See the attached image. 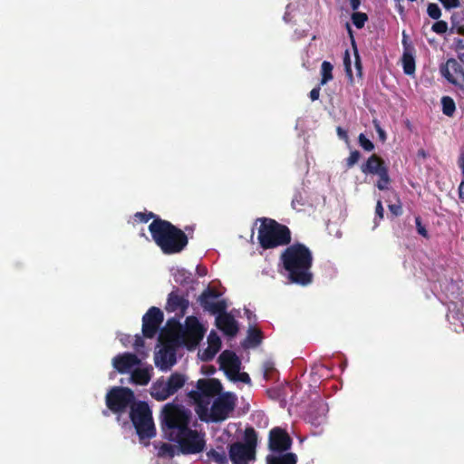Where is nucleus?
Segmentation results:
<instances>
[{
	"mask_svg": "<svg viewBox=\"0 0 464 464\" xmlns=\"http://www.w3.org/2000/svg\"><path fill=\"white\" fill-rule=\"evenodd\" d=\"M361 171L365 175H375L378 177L376 187L380 190H386L392 182L389 175V168L384 160L373 153L367 160L361 165Z\"/></svg>",
	"mask_w": 464,
	"mask_h": 464,
	"instance_id": "nucleus-8",
	"label": "nucleus"
},
{
	"mask_svg": "<svg viewBox=\"0 0 464 464\" xmlns=\"http://www.w3.org/2000/svg\"><path fill=\"white\" fill-rule=\"evenodd\" d=\"M130 419L140 440L156 436L151 410L146 401H135L130 411Z\"/></svg>",
	"mask_w": 464,
	"mask_h": 464,
	"instance_id": "nucleus-4",
	"label": "nucleus"
},
{
	"mask_svg": "<svg viewBox=\"0 0 464 464\" xmlns=\"http://www.w3.org/2000/svg\"><path fill=\"white\" fill-rule=\"evenodd\" d=\"M208 458L216 464H228V459L222 448L220 450L211 449L207 452Z\"/></svg>",
	"mask_w": 464,
	"mask_h": 464,
	"instance_id": "nucleus-30",
	"label": "nucleus"
},
{
	"mask_svg": "<svg viewBox=\"0 0 464 464\" xmlns=\"http://www.w3.org/2000/svg\"><path fill=\"white\" fill-rule=\"evenodd\" d=\"M216 324L218 329H220L227 335L234 336L237 333V324L234 317L227 314L226 311L216 314Z\"/></svg>",
	"mask_w": 464,
	"mask_h": 464,
	"instance_id": "nucleus-19",
	"label": "nucleus"
},
{
	"mask_svg": "<svg viewBox=\"0 0 464 464\" xmlns=\"http://www.w3.org/2000/svg\"><path fill=\"white\" fill-rule=\"evenodd\" d=\"M149 231L155 244L165 255L182 252L188 244V236L171 222L155 218L149 225Z\"/></svg>",
	"mask_w": 464,
	"mask_h": 464,
	"instance_id": "nucleus-3",
	"label": "nucleus"
},
{
	"mask_svg": "<svg viewBox=\"0 0 464 464\" xmlns=\"http://www.w3.org/2000/svg\"><path fill=\"white\" fill-rule=\"evenodd\" d=\"M164 315L162 311L156 307H150L142 317V334L146 338H153L158 333Z\"/></svg>",
	"mask_w": 464,
	"mask_h": 464,
	"instance_id": "nucleus-15",
	"label": "nucleus"
},
{
	"mask_svg": "<svg viewBox=\"0 0 464 464\" xmlns=\"http://www.w3.org/2000/svg\"><path fill=\"white\" fill-rule=\"evenodd\" d=\"M293 439L286 430L274 427L270 430L267 439V449L271 453H284L291 450Z\"/></svg>",
	"mask_w": 464,
	"mask_h": 464,
	"instance_id": "nucleus-13",
	"label": "nucleus"
},
{
	"mask_svg": "<svg viewBox=\"0 0 464 464\" xmlns=\"http://www.w3.org/2000/svg\"><path fill=\"white\" fill-rule=\"evenodd\" d=\"M204 336V329L197 317L188 316L185 328L178 335L179 341L188 348H195Z\"/></svg>",
	"mask_w": 464,
	"mask_h": 464,
	"instance_id": "nucleus-10",
	"label": "nucleus"
},
{
	"mask_svg": "<svg viewBox=\"0 0 464 464\" xmlns=\"http://www.w3.org/2000/svg\"><path fill=\"white\" fill-rule=\"evenodd\" d=\"M134 392L128 387L114 386L105 397L107 408L114 413H122L135 403Z\"/></svg>",
	"mask_w": 464,
	"mask_h": 464,
	"instance_id": "nucleus-7",
	"label": "nucleus"
},
{
	"mask_svg": "<svg viewBox=\"0 0 464 464\" xmlns=\"http://www.w3.org/2000/svg\"><path fill=\"white\" fill-rule=\"evenodd\" d=\"M351 7L353 10H357L361 4L360 0H350Z\"/></svg>",
	"mask_w": 464,
	"mask_h": 464,
	"instance_id": "nucleus-60",
	"label": "nucleus"
},
{
	"mask_svg": "<svg viewBox=\"0 0 464 464\" xmlns=\"http://www.w3.org/2000/svg\"><path fill=\"white\" fill-rule=\"evenodd\" d=\"M333 69H334V66H333V64L330 62L324 61L322 63V65H321V75H322V78H321V81H320V85H324L328 82L333 80V78H334Z\"/></svg>",
	"mask_w": 464,
	"mask_h": 464,
	"instance_id": "nucleus-31",
	"label": "nucleus"
},
{
	"mask_svg": "<svg viewBox=\"0 0 464 464\" xmlns=\"http://www.w3.org/2000/svg\"><path fill=\"white\" fill-rule=\"evenodd\" d=\"M150 395L158 401H163L171 396L169 390L166 384V381L162 378L152 383L150 388Z\"/></svg>",
	"mask_w": 464,
	"mask_h": 464,
	"instance_id": "nucleus-23",
	"label": "nucleus"
},
{
	"mask_svg": "<svg viewBox=\"0 0 464 464\" xmlns=\"http://www.w3.org/2000/svg\"><path fill=\"white\" fill-rule=\"evenodd\" d=\"M415 224H416V228H417L418 233L424 237H428V231L425 228V227L422 226L420 217L415 218Z\"/></svg>",
	"mask_w": 464,
	"mask_h": 464,
	"instance_id": "nucleus-47",
	"label": "nucleus"
},
{
	"mask_svg": "<svg viewBox=\"0 0 464 464\" xmlns=\"http://www.w3.org/2000/svg\"><path fill=\"white\" fill-rule=\"evenodd\" d=\"M159 458H169L172 459L176 455V449L174 446L169 443H161L158 450Z\"/></svg>",
	"mask_w": 464,
	"mask_h": 464,
	"instance_id": "nucleus-34",
	"label": "nucleus"
},
{
	"mask_svg": "<svg viewBox=\"0 0 464 464\" xmlns=\"http://www.w3.org/2000/svg\"><path fill=\"white\" fill-rule=\"evenodd\" d=\"M134 217L137 220H139L141 223H147L150 219L155 220V218H160L153 212H137L135 213Z\"/></svg>",
	"mask_w": 464,
	"mask_h": 464,
	"instance_id": "nucleus-41",
	"label": "nucleus"
},
{
	"mask_svg": "<svg viewBox=\"0 0 464 464\" xmlns=\"http://www.w3.org/2000/svg\"><path fill=\"white\" fill-rule=\"evenodd\" d=\"M229 380L234 381V382L239 381V382H242L245 383H248L250 382V377L246 372H237V373H236L232 377H230Z\"/></svg>",
	"mask_w": 464,
	"mask_h": 464,
	"instance_id": "nucleus-44",
	"label": "nucleus"
},
{
	"mask_svg": "<svg viewBox=\"0 0 464 464\" xmlns=\"http://www.w3.org/2000/svg\"><path fill=\"white\" fill-rule=\"evenodd\" d=\"M458 164L461 172H464V152H462L459 158Z\"/></svg>",
	"mask_w": 464,
	"mask_h": 464,
	"instance_id": "nucleus-59",
	"label": "nucleus"
},
{
	"mask_svg": "<svg viewBox=\"0 0 464 464\" xmlns=\"http://www.w3.org/2000/svg\"><path fill=\"white\" fill-rule=\"evenodd\" d=\"M398 11H399V13H400V14H402V13L404 12V8H403V6H401V5H399V6H398Z\"/></svg>",
	"mask_w": 464,
	"mask_h": 464,
	"instance_id": "nucleus-64",
	"label": "nucleus"
},
{
	"mask_svg": "<svg viewBox=\"0 0 464 464\" xmlns=\"http://www.w3.org/2000/svg\"><path fill=\"white\" fill-rule=\"evenodd\" d=\"M459 198L464 201V181L462 180L459 186Z\"/></svg>",
	"mask_w": 464,
	"mask_h": 464,
	"instance_id": "nucleus-58",
	"label": "nucleus"
},
{
	"mask_svg": "<svg viewBox=\"0 0 464 464\" xmlns=\"http://www.w3.org/2000/svg\"><path fill=\"white\" fill-rule=\"evenodd\" d=\"M367 20H368V15L365 13L354 12L352 14L353 24L358 29L362 28Z\"/></svg>",
	"mask_w": 464,
	"mask_h": 464,
	"instance_id": "nucleus-35",
	"label": "nucleus"
},
{
	"mask_svg": "<svg viewBox=\"0 0 464 464\" xmlns=\"http://www.w3.org/2000/svg\"><path fill=\"white\" fill-rule=\"evenodd\" d=\"M176 363V353L175 351L164 347L159 351L155 356V364L162 371L170 369Z\"/></svg>",
	"mask_w": 464,
	"mask_h": 464,
	"instance_id": "nucleus-20",
	"label": "nucleus"
},
{
	"mask_svg": "<svg viewBox=\"0 0 464 464\" xmlns=\"http://www.w3.org/2000/svg\"><path fill=\"white\" fill-rule=\"evenodd\" d=\"M456 51L464 50V40L461 38L455 39Z\"/></svg>",
	"mask_w": 464,
	"mask_h": 464,
	"instance_id": "nucleus-56",
	"label": "nucleus"
},
{
	"mask_svg": "<svg viewBox=\"0 0 464 464\" xmlns=\"http://www.w3.org/2000/svg\"><path fill=\"white\" fill-rule=\"evenodd\" d=\"M151 379V374L148 368H136L132 371L130 380L137 385H147Z\"/></svg>",
	"mask_w": 464,
	"mask_h": 464,
	"instance_id": "nucleus-26",
	"label": "nucleus"
},
{
	"mask_svg": "<svg viewBox=\"0 0 464 464\" xmlns=\"http://www.w3.org/2000/svg\"><path fill=\"white\" fill-rule=\"evenodd\" d=\"M402 66L403 72L407 75H411L415 72V58L411 52L405 51L402 54Z\"/></svg>",
	"mask_w": 464,
	"mask_h": 464,
	"instance_id": "nucleus-29",
	"label": "nucleus"
},
{
	"mask_svg": "<svg viewBox=\"0 0 464 464\" xmlns=\"http://www.w3.org/2000/svg\"><path fill=\"white\" fill-rule=\"evenodd\" d=\"M190 418V411L180 405L168 403L163 409V425L169 430H177L176 441L184 455L199 453L206 446L204 437L188 428Z\"/></svg>",
	"mask_w": 464,
	"mask_h": 464,
	"instance_id": "nucleus-1",
	"label": "nucleus"
},
{
	"mask_svg": "<svg viewBox=\"0 0 464 464\" xmlns=\"http://www.w3.org/2000/svg\"><path fill=\"white\" fill-rule=\"evenodd\" d=\"M441 75L452 85L464 92V67L455 58H450L440 66Z\"/></svg>",
	"mask_w": 464,
	"mask_h": 464,
	"instance_id": "nucleus-12",
	"label": "nucleus"
},
{
	"mask_svg": "<svg viewBox=\"0 0 464 464\" xmlns=\"http://www.w3.org/2000/svg\"><path fill=\"white\" fill-rule=\"evenodd\" d=\"M297 455L294 452L271 453L266 457V464H296Z\"/></svg>",
	"mask_w": 464,
	"mask_h": 464,
	"instance_id": "nucleus-22",
	"label": "nucleus"
},
{
	"mask_svg": "<svg viewBox=\"0 0 464 464\" xmlns=\"http://www.w3.org/2000/svg\"><path fill=\"white\" fill-rule=\"evenodd\" d=\"M218 362L220 369L224 371L228 379L240 371L241 361L233 351H223L218 357Z\"/></svg>",
	"mask_w": 464,
	"mask_h": 464,
	"instance_id": "nucleus-16",
	"label": "nucleus"
},
{
	"mask_svg": "<svg viewBox=\"0 0 464 464\" xmlns=\"http://www.w3.org/2000/svg\"><path fill=\"white\" fill-rule=\"evenodd\" d=\"M343 65L345 68L346 74L352 79L353 78V72H352V66H351V59L348 50L345 52V55L343 57Z\"/></svg>",
	"mask_w": 464,
	"mask_h": 464,
	"instance_id": "nucleus-43",
	"label": "nucleus"
},
{
	"mask_svg": "<svg viewBox=\"0 0 464 464\" xmlns=\"http://www.w3.org/2000/svg\"><path fill=\"white\" fill-rule=\"evenodd\" d=\"M457 33L459 34L464 35V25H460L457 28Z\"/></svg>",
	"mask_w": 464,
	"mask_h": 464,
	"instance_id": "nucleus-62",
	"label": "nucleus"
},
{
	"mask_svg": "<svg viewBox=\"0 0 464 464\" xmlns=\"http://www.w3.org/2000/svg\"><path fill=\"white\" fill-rule=\"evenodd\" d=\"M219 296L218 291L211 287L206 288L198 298V302L205 311L211 314L222 313L227 310L225 300H217Z\"/></svg>",
	"mask_w": 464,
	"mask_h": 464,
	"instance_id": "nucleus-14",
	"label": "nucleus"
},
{
	"mask_svg": "<svg viewBox=\"0 0 464 464\" xmlns=\"http://www.w3.org/2000/svg\"><path fill=\"white\" fill-rule=\"evenodd\" d=\"M217 353H214L210 347L208 346L207 349H205L201 354V359L205 362L210 361L214 358Z\"/></svg>",
	"mask_w": 464,
	"mask_h": 464,
	"instance_id": "nucleus-48",
	"label": "nucleus"
},
{
	"mask_svg": "<svg viewBox=\"0 0 464 464\" xmlns=\"http://www.w3.org/2000/svg\"><path fill=\"white\" fill-rule=\"evenodd\" d=\"M261 343V330L260 329H251L249 330L247 337L245 339L243 345L244 346H256Z\"/></svg>",
	"mask_w": 464,
	"mask_h": 464,
	"instance_id": "nucleus-33",
	"label": "nucleus"
},
{
	"mask_svg": "<svg viewBox=\"0 0 464 464\" xmlns=\"http://www.w3.org/2000/svg\"><path fill=\"white\" fill-rule=\"evenodd\" d=\"M447 10L457 8L460 5L459 0H439Z\"/></svg>",
	"mask_w": 464,
	"mask_h": 464,
	"instance_id": "nucleus-46",
	"label": "nucleus"
},
{
	"mask_svg": "<svg viewBox=\"0 0 464 464\" xmlns=\"http://www.w3.org/2000/svg\"><path fill=\"white\" fill-rule=\"evenodd\" d=\"M263 379L271 382L279 380V372L275 366V362L271 359L266 360L263 363Z\"/></svg>",
	"mask_w": 464,
	"mask_h": 464,
	"instance_id": "nucleus-25",
	"label": "nucleus"
},
{
	"mask_svg": "<svg viewBox=\"0 0 464 464\" xmlns=\"http://www.w3.org/2000/svg\"><path fill=\"white\" fill-rule=\"evenodd\" d=\"M195 404V411L198 414V418L201 420L208 421V405L210 401L208 400H191Z\"/></svg>",
	"mask_w": 464,
	"mask_h": 464,
	"instance_id": "nucleus-28",
	"label": "nucleus"
},
{
	"mask_svg": "<svg viewBox=\"0 0 464 464\" xmlns=\"http://www.w3.org/2000/svg\"><path fill=\"white\" fill-rule=\"evenodd\" d=\"M208 347L214 351V353H218L221 348V340L218 336V334L214 332H211L208 337Z\"/></svg>",
	"mask_w": 464,
	"mask_h": 464,
	"instance_id": "nucleus-36",
	"label": "nucleus"
},
{
	"mask_svg": "<svg viewBox=\"0 0 464 464\" xmlns=\"http://www.w3.org/2000/svg\"><path fill=\"white\" fill-rule=\"evenodd\" d=\"M326 412V404H324L323 401L314 402L310 405L307 412L308 421L314 426H319L324 421Z\"/></svg>",
	"mask_w": 464,
	"mask_h": 464,
	"instance_id": "nucleus-21",
	"label": "nucleus"
},
{
	"mask_svg": "<svg viewBox=\"0 0 464 464\" xmlns=\"http://www.w3.org/2000/svg\"><path fill=\"white\" fill-rule=\"evenodd\" d=\"M285 389L286 387L283 385H277L276 387L267 389L266 394L269 399L279 401L280 406L285 407L286 403Z\"/></svg>",
	"mask_w": 464,
	"mask_h": 464,
	"instance_id": "nucleus-27",
	"label": "nucleus"
},
{
	"mask_svg": "<svg viewBox=\"0 0 464 464\" xmlns=\"http://www.w3.org/2000/svg\"><path fill=\"white\" fill-rule=\"evenodd\" d=\"M375 215L380 220L383 218L384 209L381 200H378L375 207Z\"/></svg>",
	"mask_w": 464,
	"mask_h": 464,
	"instance_id": "nucleus-51",
	"label": "nucleus"
},
{
	"mask_svg": "<svg viewBox=\"0 0 464 464\" xmlns=\"http://www.w3.org/2000/svg\"><path fill=\"white\" fill-rule=\"evenodd\" d=\"M431 30L438 34H443L448 31V23L439 19L432 24Z\"/></svg>",
	"mask_w": 464,
	"mask_h": 464,
	"instance_id": "nucleus-40",
	"label": "nucleus"
},
{
	"mask_svg": "<svg viewBox=\"0 0 464 464\" xmlns=\"http://www.w3.org/2000/svg\"><path fill=\"white\" fill-rule=\"evenodd\" d=\"M353 48H354V56H355V67L357 69V72H358V75L361 77L362 75V62H361V59H360V56H359V53H358V51L355 47V44H354V40L353 39Z\"/></svg>",
	"mask_w": 464,
	"mask_h": 464,
	"instance_id": "nucleus-45",
	"label": "nucleus"
},
{
	"mask_svg": "<svg viewBox=\"0 0 464 464\" xmlns=\"http://www.w3.org/2000/svg\"><path fill=\"white\" fill-rule=\"evenodd\" d=\"M186 382L187 377L184 374L179 372H173L166 381V384L171 395H173L184 386Z\"/></svg>",
	"mask_w": 464,
	"mask_h": 464,
	"instance_id": "nucleus-24",
	"label": "nucleus"
},
{
	"mask_svg": "<svg viewBox=\"0 0 464 464\" xmlns=\"http://www.w3.org/2000/svg\"><path fill=\"white\" fill-rule=\"evenodd\" d=\"M144 345V341L142 339V337L140 335H136L135 336V343H134V347L135 348H139L140 346H143Z\"/></svg>",
	"mask_w": 464,
	"mask_h": 464,
	"instance_id": "nucleus-57",
	"label": "nucleus"
},
{
	"mask_svg": "<svg viewBox=\"0 0 464 464\" xmlns=\"http://www.w3.org/2000/svg\"><path fill=\"white\" fill-rule=\"evenodd\" d=\"M320 86H317V87H314L311 90L310 93H309V97L310 99L314 102L316 100L319 99V96H320Z\"/></svg>",
	"mask_w": 464,
	"mask_h": 464,
	"instance_id": "nucleus-53",
	"label": "nucleus"
},
{
	"mask_svg": "<svg viewBox=\"0 0 464 464\" xmlns=\"http://www.w3.org/2000/svg\"><path fill=\"white\" fill-rule=\"evenodd\" d=\"M375 128H376V131H377V133L379 135V139L382 141H385V140H386V132L384 131V130L378 123H375Z\"/></svg>",
	"mask_w": 464,
	"mask_h": 464,
	"instance_id": "nucleus-54",
	"label": "nucleus"
},
{
	"mask_svg": "<svg viewBox=\"0 0 464 464\" xmlns=\"http://www.w3.org/2000/svg\"><path fill=\"white\" fill-rule=\"evenodd\" d=\"M174 279L176 283L180 285L188 284L190 280V276H187V271L185 269L178 270L174 275Z\"/></svg>",
	"mask_w": 464,
	"mask_h": 464,
	"instance_id": "nucleus-42",
	"label": "nucleus"
},
{
	"mask_svg": "<svg viewBox=\"0 0 464 464\" xmlns=\"http://www.w3.org/2000/svg\"><path fill=\"white\" fill-rule=\"evenodd\" d=\"M140 364L139 357L131 353H120L112 359V365L120 373H127Z\"/></svg>",
	"mask_w": 464,
	"mask_h": 464,
	"instance_id": "nucleus-18",
	"label": "nucleus"
},
{
	"mask_svg": "<svg viewBox=\"0 0 464 464\" xmlns=\"http://www.w3.org/2000/svg\"><path fill=\"white\" fill-rule=\"evenodd\" d=\"M336 132H337L338 137L341 140H344L347 143L349 142V136H348L347 131L344 129H343L342 127L338 126L336 128Z\"/></svg>",
	"mask_w": 464,
	"mask_h": 464,
	"instance_id": "nucleus-52",
	"label": "nucleus"
},
{
	"mask_svg": "<svg viewBox=\"0 0 464 464\" xmlns=\"http://www.w3.org/2000/svg\"><path fill=\"white\" fill-rule=\"evenodd\" d=\"M361 153L359 150H354L350 152L349 157L345 160L346 169H352L360 160Z\"/></svg>",
	"mask_w": 464,
	"mask_h": 464,
	"instance_id": "nucleus-38",
	"label": "nucleus"
},
{
	"mask_svg": "<svg viewBox=\"0 0 464 464\" xmlns=\"http://www.w3.org/2000/svg\"><path fill=\"white\" fill-rule=\"evenodd\" d=\"M427 14L430 18L439 20L441 16V10L437 4L430 3L427 6Z\"/></svg>",
	"mask_w": 464,
	"mask_h": 464,
	"instance_id": "nucleus-37",
	"label": "nucleus"
},
{
	"mask_svg": "<svg viewBox=\"0 0 464 464\" xmlns=\"http://www.w3.org/2000/svg\"><path fill=\"white\" fill-rule=\"evenodd\" d=\"M257 437L253 429H246L244 441L228 445V457L232 464H249L256 459Z\"/></svg>",
	"mask_w": 464,
	"mask_h": 464,
	"instance_id": "nucleus-5",
	"label": "nucleus"
},
{
	"mask_svg": "<svg viewBox=\"0 0 464 464\" xmlns=\"http://www.w3.org/2000/svg\"><path fill=\"white\" fill-rule=\"evenodd\" d=\"M189 306V301L184 295L179 294V289L175 287L169 295L165 309L169 313L179 311L181 315H184Z\"/></svg>",
	"mask_w": 464,
	"mask_h": 464,
	"instance_id": "nucleus-17",
	"label": "nucleus"
},
{
	"mask_svg": "<svg viewBox=\"0 0 464 464\" xmlns=\"http://www.w3.org/2000/svg\"><path fill=\"white\" fill-rule=\"evenodd\" d=\"M259 221H261V218H256L254 227L256 229V240L259 244H261V225L257 227V223Z\"/></svg>",
	"mask_w": 464,
	"mask_h": 464,
	"instance_id": "nucleus-55",
	"label": "nucleus"
},
{
	"mask_svg": "<svg viewBox=\"0 0 464 464\" xmlns=\"http://www.w3.org/2000/svg\"><path fill=\"white\" fill-rule=\"evenodd\" d=\"M237 398L232 392L220 393L210 409L209 419L214 422L225 420L234 411Z\"/></svg>",
	"mask_w": 464,
	"mask_h": 464,
	"instance_id": "nucleus-9",
	"label": "nucleus"
},
{
	"mask_svg": "<svg viewBox=\"0 0 464 464\" xmlns=\"http://www.w3.org/2000/svg\"><path fill=\"white\" fill-rule=\"evenodd\" d=\"M458 59L464 64V53H458Z\"/></svg>",
	"mask_w": 464,
	"mask_h": 464,
	"instance_id": "nucleus-63",
	"label": "nucleus"
},
{
	"mask_svg": "<svg viewBox=\"0 0 464 464\" xmlns=\"http://www.w3.org/2000/svg\"><path fill=\"white\" fill-rule=\"evenodd\" d=\"M291 240L292 233L287 226L263 217V249L285 246Z\"/></svg>",
	"mask_w": 464,
	"mask_h": 464,
	"instance_id": "nucleus-6",
	"label": "nucleus"
},
{
	"mask_svg": "<svg viewBox=\"0 0 464 464\" xmlns=\"http://www.w3.org/2000/svg\"><path fill=\"white\" fill-rule=\"evenodd\" d=\"M358 143L365 151H372L374 150V144L363 133L359 135Z\"/></svg>",
	"mask_w": 464,
	"mask_h": 464,
	"instance_id": "nucleus-39",
	"label": "nucleus"
},
{
	"mask_svg": "<svg viewBox=\"0 0 464 464\" xmlns=\"http://www.w3.org/2000/svg\"><path fill=\"white\" fill-rule=\"evenodd\" d=\"M417 156L419 158L426 159L428 157V153L424 149H420L417 152Z\"/></svg>",
	"mask_w": 464,
	"mask_h": 464,
	"instance_id": "nucleus-61",
	"label": "nucleus"
},
{
	"mask_svg": "<svg viewBox=\"0 0 464 464\" xmlns=\"http://www.w3.org/2000/svg\"><path fill=\"white\" fill-rule=\"evenodd\" d=\"M440 102L443 114L448 117H452L456 111L454 100L450 96H443Z\"/></svg>",
	"mask_w": 464,
	"mask_h": 464,
	"instance_id": "nucleus-32",
	"label": "nucleus"
},
{
	"mask_svg": "<svg viewBox=\"0 0 464 464\" xmlns=\"http://www.w3.org/2000/svg\"><path fill=\"white\" fill-rule=\"evenodd\" d=\"M313 261L312 251L302 243L288 246L280 255L287 279L302 286L309 285L314 280Z\"/></svg>",
	"mask_w": 464,
	"mask_h": 464,
	"instance_id": "nucleus-2",
	"label": "nucleus"
},
{
	"mask_svg": "<svg viewBox=\"0 0 464 464\" xmlns=\"http://www.w3.org/2000/svg\"><path fill=\"white\" fill-rule=\"evenodd\" d=\"M304 205L303 201V197L300 193L295 195L294 198L292 199V207L295 209H299L298 207H303Z\"/></svg>",
	"mask_w": 464,
	"mask_h": 464,
	"instance_id": "nucleus-49",
	"label": "nucleus"
},
{
	"mask_svg": "<svg viewBox=\"0 0 464 464\" xmlns=\"http://www.w3.org/2000/svg\"><path fill=\"white\" fill-rule=\"evenodd\" d=\"M197 390L188 392L189 400H208L218 396L222 392V384L219 380L215 378L199 379L196 384Z\"/></svg>",
	"mask_w": 464,
	"mask_h": 464,
	"instance_id": "nucleus-11",
	"label": "nucleus"
},
{
	"mask_svg": "<svg viewBox=\"0 0 464 464\" xmlns=\"http://www.w3.org/2000/svg\"><path fill=\"white\" fill-rule=\"evenodd\" d=\"M389 210L395 217L401 216L402 214V208L401 204H391L389 205Z\"/></svg>",
	"mask_w": 464,
	"mask_h": 464,
	"instance_id": "nucleus-50",
	"label": "nucleus"
}]
</instances>
